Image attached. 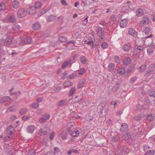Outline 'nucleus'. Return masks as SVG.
Returning a JSON list of instances; mask_svg holds the SVG:
<instances>
[{"label": "nucleus", "instance_id": "1", "mask_svg": "<svg viewBox=\"0 0 155 155\" xmlns=\"http://www.w3.org/2000/svg\"><path fill=\"white\" fill-rule=\"evenodd\" d=\"M5 11V10H4ZM4 12H2L0 13V19L5 22L15 23L16 21V16L13 13L9 14L5 17H4V14H2V13H4Z\"/></svg>", "mask_w": 155, "mask_h": 155}, {"label": "nucleus", "instance_id": "2", "mask_svg": "<svg viewBox=\"0 0 155 155\" xmlns=\"http://www.w3.org/2000/svg\"><path fill=\"white\" fill-rule=\"evenodd\" d=\"M152 36L153 35H150L149 36L141 38L139 39L138 38L136 40V43L138 44H139V45H143L144 44H145L146 40L148 38H151Z\"/></svg>", "mask_w": 155, "mask_h": 155}, {"label": "nucleus", "instance_id": "3", "mask_svg": "<svg viewBox=\"0 0 155 155\" xmlns=\"http://www.w3.org/2000/svg\"><path fill=\"white\" fill-rule=\"evenodd\" d=\"M150 21V20L148 17L144 16L142 18L140 21L139 24L141 26L147 25L149 23Z\"/></svg>", "mask_w": 155, "mask_h": 155}, {"label": "nucleus", "instance_id": "4", "mask_svg": "<svg viewBox=\"0 0 155 155\" xmlns=\"http://www.w3.org/2000/svg\"><path fill=\"white\" fill-rule=\"evenodd\" d=\"M71 60V58H69L68 60L65 61L62 65V68L64 69L67 66L69 68L71 67L72 64L73 63V62L72 63Z\"/></svg>", "mask_w": 155, "mask_h": 155}, {"label": "nucleus", "instance_id": "5", "mask_svg": "<svg viewBox=\"0 0 155 155\" xmlns=\"http://www.w3.org/2000/svg\"><path fill=\"white\" fill-rule=\"evenodd\" d=\"M27 12L24 9H20L18 12V16L19 18H22L24 17L26 15Z\"/></svg>", "mask_w": 155, "mask_h": 155}, {"label": "nucleus", "instance_id": "6", "mask_svg": "<svg viewBox=\"0 0 155 155\" xmlns=\"http://www.w3.org/2000/svg\"><path fill=\"white\" fill-rule=\"evenodd\" d=\"M128 34L134 38H137V33L133 28H130L128 31Z\"/></svg>", "mask_w": 155, "mask_h": 155}, {"label": "nucleus", "instance_id": "7", "mask_svg": "<svg viewBox=\"0 0 155 155\" xmlns=\"http://www.w3.org/2000/svg\"><path fill=\"white\" fill-rule=\"evenodd\" d=\"M71 119L75 120L76 118H79L80 116L77 114L74 111L71 112L69 115Z\"/></svg>", "mask_w": 155, "mask_h": 155}, {"label": "nucleus", "instance_id": "8", "mask_svg": "<svg viewBox=\"0 0 155 155\" xmlns=\"http://www.w3.org/2000/svg\"><path fill=\"white\" fill-rule=\"evenodd\" d=\"M49 117V115L48 114H45L43 115L42 117L39 119V121L41 123H44L46 120H48Z\"/></svg>", "mask_w": 155, "mask_h": 155}, {"label": "nucleus", "instance_id": "9", "mask_svg": "<svg viewBox=\"0 0 155 155\" xmlns=\"http://www.w3.org/2000/svg\"><path fill=\"white\" fill-rule=\"evenodd\" d=\"M80 132L78 129H75L74 130L70 132V134L72 137H77L78 136Z\"/></svg>", "mask_w": 155, "mask_h": 155}, {"label": "nucleus", "instance_id": "10", "mask_svg": "<svg viewBox=\"0 0 155 155\" xmlns=\"http://www.w3.org/2000/svg\"><path fill=\"white\" fill-rule=\"evenodd\" d=\"M36 11V9L34 6L30 7L27 11V12L30 15H33L35 14Z\"/></svg>", "mask_w": 155, "mask_h": 155}, {"label": "nucleus", "instance_id": "11", "mask_svg": "<svg viewBox=\"0 0 155 155\" xmlns=\"http://www.w3.org/2000/svg\"><path fill=\"white\" fill-rule=\"evenodd\" d=\"M14 130V127L12 126H9V127L7 128L6 130V133L8 134H11L13 135V133Z\"/></svg>", "mask_w": 155, "mask_h": 155}, {"label": "nucleus", "instance_id": "12", "mask_svg": "<svg viewBox=\"0 0 155 155\" xmlns=\"http://www.w3.org/2000/svg\"><path fill=\"white\" fill-rule=\"evenodd\" d=\"M13 41V38L11 36H8L7 37L5 40V42L7 45L11 44Z\"/></svg>", "mask_w": 155, "mask_h": 155}, {"label": "nucleus", "instance_id": "13", "mask_svg": "<svg viewBox=\"0 0 155 155\" xmlns=\"http://www.w3.org/2000/svg\"><path fill=\"white\" fill-rule=\"evenodd\" d=\"M127 21L126 19H123L120 23V25L121 28H124L127 25Z\"/></svg>", "mask_w": 155, "mask_h": 155}, {"label": "nucleus", "instance_id": "14", "mask_svg": "<svg viewBox=\"0 0 155 155\" xmlns=\"http://www.w3.org/2000/svg\"><path fill=\"white\" fill-rule=\"evenodd\" d=\"M144 14V9L139 8L137 9L136 12V15L138 17L142 16Z\"/></svg>", "mask_w": 155, "mask_h": 155}, {"label": "nucleus", "instance_id": "15", "mask_svg": "<svg viewBox=\"0 0 155 155\" xmlns=\"http://www.w3.org/2000/svg\"><path fill=\"white\" fill-rule=\"evenodd\" d=\"M131 45L129 44H126L122 46V49L125 51H128L131 48Z\"/></svg>", "mask_w": 155, "mask_h": 155}, {"label": "nucleus", "instance_id": "16", "mask_svg": "<svg viewBox=\"0 0 155 155\" xmlns=\"http://www.w3.org/2000/svg\"><path fill=\"white\" fill-rule=\"evenodd\" d=\"M35 127L33 125H30L27 127V130L28 132L31 133L35 130Z\"/></svg>", "mask_w": 155, "mask_h": 155}, {"label": "nucleus", "instance_id": "17", "mask_svg": "<svg viewBox=\"0 0 155 155\" xmlns=\"http://www.w3.org/2000/svg\"><path fill=\"white\" fill-rule=\"evenodd\" d=\"M32 39L30 37L27 36L24 39L23 41V44H30L31 42Z\"/></svg>", "mask_w": 155, "mask_h": 155}, {"label": "nucleus", "instance_id": "18", "mask_svg": "<svg viewBox=\"0 0 155 155\" xmlns=\"http://www.w3.org/2000/svg\"><path fill=\"white\" fill-rule=\"evenodd\" d=\"M117 71L118 73L121 75H123L125 74V73L126 72V70L124 68L122 67L120 68L119 67L117 69Z\"/></svg>", "mask_w": 155, "mask_h": 155}, {"label": "nucleus", "instance_id": "19", "mask_svg": "<svg viewBox=\"0 0 155 155\" xmlns=\"http://www.w3.org/2000/svg\"><path fill=\"white\" fill-rule=\"evenodd\" d=\"M41 27L40 24L38 22L35 23L32 25L33 28L35 30H38Z\"/></svg>", "mask_w": 155, "mask_h": 155}, {"label": "nucleus", "instance_id": "20", "mask_svg": "<svg viewBox=\"0 0 155 155\" xmlns=\"http://www.w3.org/2000/svg\"><path fill=\"white\" fill-rule=\"evenodd\" d=\"M10 100V98L8 96H6L2 97L0 100V103H3L5 102L9 101Z\"/></svg>", "mask_w": 155, "mask_h": 155}, {"label": "nucleus", "instance_id": "21", "mask_svg": "<svg viewBox=\"0 0 155 155\" xmlns=\"http://www.w3.org/2000/svg\"><path fill=\"white\" fill-rule=\"evenodd\" d=\"M115 67V64L113 63H110L108 66V70L112 72L114 70Z\"/></svg>", "mask_w": 155, "mask_h": 155}, {"label": "nucleus", "instance_id": "22", "mask_svg": "<svg viewBox=\"0 0 155 155\" xmlns=\"http://www.w3.org/2000/svg\"><path fill=\"white\" fill-rule=\"evenodd\" d=\"M93 41L92 38L89 37L87 39L84 41V43L85 44L88 45H93Z\"/></svg>", "mask_w": 155, "mask_h": 155}, {"label": "nucleus", "instance_id": "23", "mask_svg": "<svg viewBox=\"0 0 155 155\" xmlns=\"http://www.w3.org/2000/svg\"><path fill=\"white\" fill-rule=\"evenodd\" d=\"M62 139H66L67 138V133L64 131H62L59 134Z\"/></svg>", "mask_w": 155, "mask_h": 155}, {"label": "nucleus", "instance_id": "24", "mask_svg": "<svg viewBox=\"0 0 155 155\" xmlns=\"http://www.w3.org/2000/svg\"><path fill=\"white\" fill-rule=\"evenodd\" d=\"M131 61V59L130 58H126L124 60L123 63L125 65L129 64Z\"/></svg>", "mask_w": 155, "mask_h": 155}, {"label": "nucleus", "instance_id": "25", "mask_svg": "<svg viewBox=\"0 0 155 155\" xmlns=\"http://www.w3.org/2000/svg\"><path fill=\"white\" fill-rule=\"evenodd\" d=\"M131 134L130 133H126L124 134L123 137V138L125 140H128L131 137Z\"/></svg>", "mask_w": 155, "mask_h": 155}, {"label": "nucleus", "instance_id": "26", "mask_svg": "<svg viewBox=\"0 0 155 155\" xmlns=\"http://www.w3.org/2000/svg\"><path fill=\"white\" fill-rule=\"evenodd\" d=\"M13 135L11 134H8L5 136L4 137V140L5 141H8L12 139Z\"/></svg>", "mask_w": 155, "mask_h": 155}, {"label": "nucleus", "instance_id": "27", "mask_svg": "<svg viewBox=\"0 0 155 155\" xmlns=\"http://www.w3.org/2000/svg\"><path fill=\"white\" fill-rule=\"evenodd\" d=\"M6 8V5L3 2L0 3V13L4 12Z\"/></svg>", "mask_w": 155, "mask_h": 155}, {"label": "nucleus", "instance_id": "28", "mask_svg": "<svg viewBox=\"0 0 155 155\" xmlns=\"http://www.w3.org/2000/svg\"><path fill=\"white\" fill-rule=\"evenodd\" d=\"M13 7L15 8H17L19 5V2L16 0H14L12 3Z\"/></svg>", "mask_w": 155, "mask_h": 155}, {"label": "nucleus", "instance_id": "29", "mask_svg": "<svg viewBox=\"0 0 155 155\" xmlns=\"http://www.w3.org/2000/svg\"><path fill=\"white\" fill-rule=\"evenodd\" d=\"M144 47L143 45H139L136 48V51L138 53H140L143 50Z\"/></svg>", "mask_w": 155, "mask_h": 155}, {"label": "nucleus", "instance_id": "30", "mask_svg": "<svg viewBox=\"0 0 155 155\" xmlns=\"http://www.w3.org/2000/svg\"><path fill=\"white\" fill-rule=\"evenodd\" d=\"M74 124V122H71L68 123L66 125L67 129L68 131H70L71 129L73 127Z\"/></svg>", "mask_w": 155, "mask_h": 155}, {"label": "nucleus", "instance_id": "31", "mask_svg": "<svg viewBox=\"0 0 155 155\" xmlns=\"http://www.w3.org/2000/svg\"><path fill=\"white\" fill-rule=\"evenodd\" d=\"M146 117L147 120L150 121L154 119V116L153 114H148Z\"/></svg>", "mask_w": 155, "mask_h": 155}, {"label": "nucleus", "instance_id": "32", "mask_svg": "<svg viewBox=\"0 0 155 155\" xmlns=\"http://www.w3.org/2000/svg\"><path fill=\"white\" fill-rule=\"evenodd\" d=\"M56 19V16L53 15H50L48 18L47 20L49 21H52Z\"/></svg>", "mask_w": 155, "mask_h": 155}, {"label": "nucleus", "instance_id": "33", "mask_svg": "<svg viewBox=\"0 0 155 155\" xmlns=\"http://www.w3.org/2000/svg\"><path fill=\"white\" fill-rule=\"evenodd\" d=\"M150 30V27L147 26L145 28L144 30L143 31V32L145 33V34L147 35L149 33Z\"/></svg>", "mask_w": 155, "mask_h": 155}, {"label": "nucleus", "instance_id": "34", "mask_svg": "<svg viewBox=\"0 0 155 155\" xmlns=\"http://www.w3.org/2000/svg\"><path fill=\"white\" fill-rule=\"evenodd\" d=\"M76 91V88L74 87H73L71 88L69 93V95L70 96H72L74 94Z\"/></svg>", "mask_w": 155, "mask_h": 155}, {"label": "nucleus", "instance_id": "35", "mask_svg": "<svg viewBox=\"0 0 155 155\" xmlns=\"http://www.w3.org/2000/svg\"><path fill=\"white\" fill-rule=\"evenodd\" d=\"M42 6V4L39 2H36L35 3V7L36 8H39L41 7Z\"/></svg>", "mask_w": 155, "mask_h": 155}, {"label": "nucleus", "instance_id": "36", "mask_svg": "<svg viewBox=\"0 0 155 155\" xmlns=\"http://www.w3.org/2000/svg\"><path fill=\"white\" fill-rule=\"evenodd\" d=\"M85 69L84 68H81L79 70H77L76 72L79 74L82 75L84 72Z\"/></svg>", "mask_w": 155, "mask_h": 155}, {"label": "nucleus", "instance_id": "37", "mask_svg": "<svg viewBox=\"0 0 155 155\" xmlns=\"http://www.w3.org/2000/svg\"><path fill=\"white\" fill-rule=\"evenodd\" d=\"M148 94L149 96L155 97V91L149 90L148 91Z\"/></svg>", "mask_w": 155, "mask_h": 155}, {"label": "nucleus", "instance_id": "38", "mask_svg": "<svg viewBox=\"0 0 155 155\" xmlns=\"http://www.w3.org/2000/svg\"><path fill=\"white\" fill-rule=\"evenodd\" d=\"M58 40L60 42H65L67 41V39L64 36H60L59 37Z\"/></svg>", "mask_w": 155, "mask_h": 155}, {"label": "nucleus", "instance_id": "39", "mask_svg": "<svg viewBox=\"0 0 155 155\" xmlns=\"http://www.w3.org/2000/svg\"><path fill=\"white\" fill-rule=\"evenodd\" d=\"M72 85V82L70 81H67L64 84V88L68 87L71 86Z\"/></svg>", "mask_w": 155, "mask_h": 155}, {"label": "nucleus", "instance_id": "40", "mask_svg": "<svg viewBox=\"0 0 155 155\" xmlns=\"http://www.w3.org/2000/svg\"><path fill=\"white\" fill-rule=\"evenodd\" d=\"M121 129L122 130H126L128 128V126L127 124L125 123H123L121 125Z\"/></svg>", "mask_w": 155, "mask_h": 155}, {"label": "nucleus", "instance_id": "41", "mask_svg": "<svg viewBox=\"0 0 155 155\" xmlns=\"http://www.w3.org/2000/svg\"><path fill=\"white\" fill-rule=\"evenodd\" d=\"M20 27L18 25H14L12 27V29L13 30L17 31L18 30L20 29Z\"/></svg>", "mask_w": 155, "mask_h": 155}, {"label": "nucleus", "instance_id": "42", "mask_svg": "<svg viewBox=\"0 0 155 155\" xmlns=\"http://www.w3.org/2000/svg\"><path fill=\"white\" fill-rule=\"evenodd\" d=\"M72 153H78V151L75 149H72L68 151V155H70Z\"/></svg>", "mask_w": 155, "mask_h": 155}, {"label": "nucleus", "instance_id": "43", "mask_svg": "<svg viewBox=\"0 0 155 155\" xmlns=\"http://www.w3.org/2000/svg\"><path fill=\"white\" fill-rule=\"evenodd\" d=\"M85 81L84 80H82L78 84V88H81L84 86Z\"/></svg>", "mask_w": 155, "mask_h": 155}, {"label": "nucleus", "instance_id": "44", "mask_svg": "<svg viewBox=\"0 0 155 155\" xmlns=\"http://www.w3.org/2000/svg\"><path fill=\"white\" fill-rule=\"evenodd\" d=\"M155 69V64H151L149 67L148 69L153 72Z\"/></svg>", "mask_w": 155, "mask_h": 155}, {"label": "nucleus", "instance_id": "45", "mask_svg": "<svg viewBox=\"0 0 155 155\" xmlns=\"http://www.w3.org/2000/svg\"><path fill=\"white\" fill-rule=\"evenodd\" d=\"M66 101V100H62L59 101L58 104V106H61L65 104Z\"/></svg>", "mask_w": 155, "mask_h": 155}, {"label": "nucleus", "instance_id": "46", "mask_svg": "<svg viewBox=\"0 0 155 155\" xmlns=\"http://www.w3.org/2000/svg\"><path fill=\"white\" fill-rule=\"evenodd\" d=\"M147 65L146 64H143L140 67V71H144L147 68Z\"/></svg>", "mask_w": 155, "mask_h": 155}, {"label": "nucleus", "instance_id": "47", "mask_svg": "<svg viewBox=\"0 0 155 155\" xmlns=\"http://www.w3.org/2000/svg\"><path fill=\"white\" fill-rule=\"evenodd\" d=\"M80 61L83 64H85L86 62V59L84 56H81V57Z\"/></svg>", "mask_w": 155, "mask_h": 155}, {"label": "nucleus", "instance_id": "48", "mask_svg": "<svg viewBox=\"0 0 155 155\" xmlns=\"http://www.w3.org/2000/svg\"><path fill=\"white\" fill-rule=\"evenodd\" d=\"M77 74L76 73H73L71 74L69 76V79H72L74 77H75L77 76Z\"/></svg>", "mask_w": 155, "mask_h": 155}, {"label": "nucleus", "instance_id": "49", "mask_svg": "<svg viewBox=\"0 0 155 155\" xmlns=\"http://www.w3.org/2000/svg\"><path fill=\"white\" fill-rule=\"evenodd\" d=\"M154 153V151L151 150L146 152L145 155H153Z\"/></svg>", "mask_w": 155, "mask_h": 155}, {"label": "nucleus", "instance_id": "50", "mask_svg": "<svg viewBox=\"0 0 155 155\" xmlns=\"http://www.w3.org/2000/svg\"><path fill=\"white\" fill-rule=\"evenodd\" d=\"M39 104L36 103H34L31 105V106L33 108H37L38 107Z\"/></svg>", "mask_w": 155, "mask_h": 155}, {"label": "nucleus", "instance_id": "51", "mask_svg": "<svg viewBox=\"0 0 155 155\" xmlns=\"http://www.w3.org/2000/svg\"><path fill=\"white\" fill-rule=\"evenodd\" d=\"M137 77L135 76L131 78L130 80V82L131 83H134L137 79Z\"/></svg>", "mask_w": 155, "mask_h": 155}, {"label": "nucleus", "instance_id": "52", "mask_svg": "<svg viewBox=\"0 0 155 155\" xmlns=\"http://www.w3.org/2000/svg\"><path fill=\"white\" fill-rule=\"evenodd\" d=\"M108 44L107 43L104 42L102 43L101 45V47L103 49H106L108 47Z\"/></svg>", "mask_w": 155, "mask_h": 155}, {"label": "nucleus", "instance_id": "53", "mask_svg": "<svg viewBox=\"0 0 155 155\" xmlns=\"http://www.w3.org/2000/svg\"><path fill=\"white\" fill-rule=\"evenodd\" d=\"M119 139V137L117 136H114L112 137V140L113 142H116Z\"/></svg>", "mask_w": 155, "mask_h": 155}, {"label": "nucleus", "instance_id": "54", "mask_svg": "<svg viewBox=\"0 0 155 155\" xmlns=\"http://www.w3.org/2000/svg\"><path fill=\"white\" fill-rule=\"evenodd\" d=\"M27 109L26 108H24L21 110L19 112V113L21 114H23L26 113L27 111Z\"/></svg>", "mask_w": 155, "mask_h": 155}, {"label": "nucleus", "instance_id": "55", "mask_svg": "<svg viewBox=\"0 0 155 155\" xmlns=\"http://www.w3.org/2000/svg\"><path fill=\"white\" fill-rule=\"evenodd\" d=\"M47 133V132L46 130L42 129H40V134L41 135H45Z\"/></svg>", "mask_w": 155, "mask_h": 155}, {"label": "nucleus", "instance_id": "56", "mask_svg": "<svg viewBox=\"0 0 155 155\" xmlns=\"http://www.w3.org/2000/svg\"><path fill=\"white\" fill-rule=\"evenodd\" d=\"M119 88L118 85H115L113 88L112 91L114 93H115L117 90Z\"/></svg>", "mask_w": 155, "mask_h": 155}, {"label": "nucleus", "instance_id": "57", "mask_svg": "<svg viewBox=\"0 0 155 155\" xmlns=\"http://www.w3.org/2000/svg\"><path fill=\"white\" fill-rule=\"evenodd\" d=\"M147 52L149 54H152L153 52V50L152 48H148L147 49Z\"/></svg>", "mask_w": 155, "mask_h": 155}, {"label": "nucleus", "instance_id": "58", "mask_svg": "<svg viewBox=\"0 0 155 155\" xmlns=\"http://www.w3.org/2000/svg\"><path fill=\"white\" fill-rule=\"evenodd\" d=\"M152 71H149V69H148V71L144 74V76H145L146 77L148 76L151 74H152Z\"/></svg>", "mask_w": 155, "mask_h": 155}, {"label": "nucleus", "instance_id": "59", "mask_svg": "<svg viewBox=\"0 0 155 155\" xmlns=\"http://www.w3.org/2000/svg\"><path fill=\"white\" fill-rule=\"evenodd\" d=\"M152 71H149V69H148V71L144 74V76H145L146 77L148 76L151 74H152Z\"/></svg>", "mask_w": 155, "mask_h": 155}, {"label": "nucleus", "instance_id": "60", "mask_svg": "<svg viewBox=\"0 0 155 155\" xmlns=\"http://www.w3.org/2000/svg\"><path fill=\"white\" fill-rule=\"evenodd\" d=\"M15 110V107L14 106L11 107H9L8 109V110L10 111H13Z\"/></svg>", "mask_w": 155, "mask_h": 155}, {"label": "nucleus", "instance_id": "61", "mask_svg": "<svg viewBox=\"0 0 155 155\" xmlns=\"http://www.w3.org/2000/svg\"><path fill=\"white\" fill-rule=\"evenodd\" d=\"M141 118V116L140 115H138L135 116L134 117V119L137 120H140Z\"/></svg>", "mask_w": 155, "mask_h": 155}, {"label": "nucleus", "instance_id": "62", "mask_svg": "<svg viewBox=\"0 0 155 155\" xmlns=\"http://www.w3.org/2000/svg\"><path fill=\"white\" fill-rule=\"evenodd\" d=\"M63 19V17L62 16H60L58 18V21L59 23H61L62 20Z\"/></svg>", "mask_w": 155, "mask_h": 155}, {"label": "nucleus", "instance_id": "63", "mask_svg": "<svg viewBox=\"0 0 155 155\" xmlns=\"http://www.w3.org/2000/svg\"><path fill=\"white\" fill-rule=\"evenodd\" d=\"M47 87V85L46 84H44L41 86L40 87L41 90H43L45 89Z\"/></svg>", "mask_w": 155, "mask_h": 155}, {"label": "nucleus", "instance_id": "64", "mask_svg": "<svg viewBox=\"0 0 155 155\" xmlns=\"http://www.w3.org/2000/svg\"><path fill=\"white\" fill-rule=\"evenodd\" d=\"M55 134L54 132H52L50 136V138L51 140H52L53 139Z\"/></svg>", "mask_w": 155, "mask_h": 155}]
</instances>
